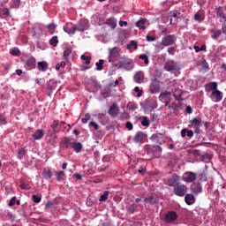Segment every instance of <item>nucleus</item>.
<instances>
[{
	"instance_id": "1",
	"label": "nucleus",
	"mask_w": 226,
	"mask_h": 226,
	"mask_svg": "<svg viewBox=\"0 0 226 226\" xmlns=\"http://www.w3.org/2000/svg\"><path fill=\"white\" fill-rule=\"evenodd\" d=\"M164 70H166V72H170V73H177V72L181 70V65H179V64L174 60H168L164 64Z\"/></svg>"
},
{
	"instance_id": "2",
	"label": "nucleus",
	"mask_w": 226,
	"mask_h": 226,
	"mask_svg": "<svg viewBox=\"0 0 226 226\" xmlns=\"http://www.w3.org/2000/svg\"><path fill=\"white\" fill-rule=\"evenodd\" d=\"M188 192V186L185 184L178 183L173 188V193L177 197H185Z\"/></svg>"
},
{
	"instance_id": "3",
	"label": "nucleus",
	"mask_w": 226,
	"mask_h": 226,
	"mask_svg": "<svg viewBox=\"0 0 226 226\" xmlns=\"http://www.w3.org/2000/svg\"><path fill=\"white\" fill-rule=\"evenodd\" d=\"M200 126H202V118L195 117L190 121L189 128H193L194 133H200Z\"/></svg>"
},
{
	"instance_id": "4",
	"label": "nucleus",
	"mask_w": 226,
	"mask_h": 226,
	"mask_svg": "<svg viewBox=\"0 0 226 226\" xmlns=\"http://www.w3.org/2000/svg\"><path fill=\"white\" fill-rule=\"evenodd\" d=\"M89 28V20L83 19L79 21V23L74 26V29L76 31H80L81 33H84V31H87V29Z\"/></svg>"
},
{
	"instance_id": "5",
	"label": "nucleus",
	"mask_w": 226,
	"mask_h": 226,
	"mask_svg": "<svg viewBox=\"0 0 226 226\" xmlns=\"http://www.w3.org/2000/svg\"><path fill=\"white\" fill-rule=\"evenodd\" d=\"M178 218L177 213L176 211H169L165 214L164 222L166 223H174Z\"/></svg>"
},
{
	"instance_id": "6",
	"label": "nucleus",
	"mask_w": 226,
	"mask_h": 226,
	"mask_svg": "<svg viewBox=\"0 0 226 226\" xmlns=\"http://www.w3.org/2000/svg\"><path fill=\"white\" fill-rule=\"evenodd\" d=\"M162 41L166 47H170L172 45H176V35L168 34L162 37Z\"/></svg>"
},
{
	"instance_id": "7",
	"label": "nucleus",
	"mask_w": 226,
	"mask_h": 226,
	"mask_svg": "<svg viewBox=\"0 0 226 226\" xmlns=\"http://www.w3.org/2000/svg\"><path fill=\"white\" fill-rule=\"evenodd\" d=\"M133 140L136 144H144V142L147 141V134L142 132H138L135 134Z\"/></svg>"
},
{
	"instance_id": "8",
	"label": "nucleus",
	"mask_w": 226,
	"mask_h": 226,
	"mask_svg": "<svg viewBox=\"0 0 226 226\" xmlns=\"http://www.w3.org/2000/svg\"><path fill=\"white\" fill-rule=\"evenodd\" d=\"M119 57V48H113L109 49V63H115Z\"/></svg>"
},
{
	"instance_id": "9",
	"label": "nucleus",
	"mask_w": 226,
	"mask_h": 226,
	"mask_svg": "<svg viewBox=\"0 0 226 226\" xmlns=\"http://www.w3.org/2000/svg\"><path fill=\"white\" fill-rule=\"evenodd\" d=\"M197 180V174L192 172V171H187L185 173L183 177V181L185 183H193V181Z\"/></svg>"
},
{
	"instance_id": "10",
	"label": "nucleus",
	"mask_w": 226,
	"mask_h": 226,
	"mask_svg": "<svg viewBox=\"0 0 226 226\" xmlns=\"http://www.w3.org/2000/svg\"><path fill=\"white\" fill-rule=\"evenodd\" d=\"M215 11L218 19H221L223 20V22H226V7L219 6L215 8Z\"/></svg>"
},
{
	"instance_id": "11",
	"label": "nucleus",
	"mask_w": 226,
	"mask_h": 226,
	"mask_svg": "<svg viewBox=\"0 0 226 226\" xmlns=\"http://www.w3.org/2000/svg\"><path fill=\"white\" fill-rule=\"evenodd\" d=\"M170 98H172V94L169 91H164L162 93H161L159 99L162 102H165L166 105L168 103H170Z\"/></svg>"
},
{
	"instance_id": "12",
	"label": "nucleus",
	"mask_w": 226,
	"mask_h": 226,
	"mask_svg": "<svg viewBox=\"0 0 226 226\" xmlns=\"http://www.w3.org/2000/svg\"><path fill=\"white\" fill-rule=\"evenodd\" d=\"M108 114H109L111 117H117V116H119V106H117L116 103H113L109 108Z\"/></svg>"
},
{
	"instance_id": "13",
	"label": "nucleus",
	"mask_w": 226,
	"mask_h": 226,
	"mask_svg": "<svg viewBox=\"0 0 226 226\" xmlns=\"http://www.w3.org/2000/svg\"><path fill=\"white\" fill-rule=\"evenodd\" d=\"M168 186H176V185H179V176L173 174L167 181Z\"/></svg>"
},
{
	"instance_id": "14",
	"label": "nucleus",
	"mask_w": 226,
	"mask_h": 226,
	"mask_svg": "<svg viewBox=\"0 0 226 226\" xmlns=\"http://www.w3.org/2000/svg\"><path fill=\"white\" fill-rule=\"evenodd\" d=\"M171 17H173L174 19H177V20L182 19L184 20V22L185 23V26H188V19H186L185 16H179L181 15V12L177 11H172L170 12Z\"/></svg>"
},
{
	"instance_id": "15",
	"label": "nucleus",
	"mask_w": 226,
	"mask_h": 226,
	"mask_svg": "<svg viewBox=\"0 0 226 226\" xmlns=\"http://www.w3.org/2000/svg\"><path fill=\"white\" fill-rule=\"evenodd\" d=\"M26 67L27 70H34L36 68V58L31 56L26 61Z\"/></svg>"
},
{
	"instance_id": "16",
	"label": "nucleus",
	"mask_w": 226,
	"mask_h": 226,
	"mask_svg": "<svg viewBox=\"0 0 226 226\" xmlns=\"http://www.w3.org/2000/svg\"><path fill=\"white\" fill-rule=\"evenodd\" d=\"M150 93L152 94H156V93H160V83L158 81L154 80L151 83Z\"/></svg>"
},
{
	"instance_id": "17",
	"label": "nucleus",
	"mask_w": 226,
	"mask_h": 226,
	"mask_svg": "<svg viewBox=\"0 0 226 226\" xmlns=\"http://www.w3.org/2000/svg\"><path fill=\"white\" fill-rule=\"evenodd\" d=\"M132 63L133 62L130 58H122V60L119 62L120 68L130 70V64H132Z\"/></svg>"
},
{
	"instance_id": "18",
	"label": "nucleus",
	"mask_w": 226,
	"mask_h": 226,
	"mask_svg": "<svg viewBox=\"0 0 226 226\" xmlns=\"http://www.w3.org/2000/svg\"><path fill=\"white\" fill-rule=\"evenodd\" d=\"M73 142H75V139L73 138H63L62 144L64 146L65 149H68V147H72L73 146Z\"/></svg>"
},
{
	"instance_id": "19",
	"label": "nucleus",
	"mask_w": 226,
	"mask_h": 226,
	"mask_svg": "<svg viewBox=\"0 0 226 226\" xmlns=\"http://www.w3.org/2000/svg\"><path fill=\"white\" fill-rule=\"evenodd\" d=\"M134 81L137 84L144 83V72L141 71L137 72L134 75Z\"/></svg>"
},
{
	"instance_id": "20",
	"label": "nucleus",
	"mask_w": 226,
	"mask_h": 226,
	"mask_svg": "<svg viewBox=\"0 0 226 226\" xmlns=\"http://www.w3.org/2000/svg\"><path fill=\"white\" fill-rule=\"evenodd\" d=\"M185 200L187 206H192V204H195V196L191 193L185 194Z\"/></svg>"
},
{
	"instance_id": "21",
	"label": "nucleus",
	"mask_w": 226,
	"mask_h": 226,
	"mask_svg": "<svg viewBox=\"0 0 226 226\" xmlns=\"http://www.w3.org/2000/svg\"><path fill=\"white\" fill-rule=\"evenodd\" d=\"M192 190L194 195H199V193H202V185H200V183L193 184Z\"/></svg>"
},
{
	"instance_id": "22",
	"label": "nucleus",
	"mask_w": 226,
	"mask_h": 226,
	"mask_svg": "<svg viewBox=\"0 0 226 226\" xmlns=\"http://www.w3.org/2000/svg\"><path fill=\"white\" fill-rule=\"evenodd\" d=\"M37 68L40 72H47L49 70V64L45 61L38 62Z\"/></svg>"
},
{
	"instance_id": "23",
	"label": "nucleus",
	"mask_w": 226,
	"mask_h": 226,
	"mask_svg": "<svg viewBox=\"0 0 226 226\" xmlns=\"http://www.w3.org/2000/svg\"><path fill=\"white\" fill-rule=\"evenodd\" d=\"M211 33V38L213 40H218V38H220V36H222V34H223V33L222 32V30H215V29H212L210 30Z\"/></svg>"
},
{
	"instance_id": "24",
	"label": "nucleus",
	"mask_w": 226,
	"mask_h": 226,
	"mask_svg": "<svg viewBox=\"0 0 226 226\" xmlns=\"http://www.w3.org/2000/svg\"><path fill=\"white\" fill-rule=\"evenodd\" d=\"M43 135H45V133L43 132V130L38 129L33 134V138L34 139V140H40V139H43Z\"/></svg>"
},
{
	"instance_id": "25",
	"label": "nucleus",
	"mask_w": 226,
	"mask_h": 226,
	"mask_svg": "<svg viewBox=\"0 0 226 226\" xmlns=\"http://www.w3.org/2000/svg\"><path fill=\"white\" fill-rule=\"evenodd\" d=\"M76 153H80L82 151V143L74 141L71 147Z\"/></svg>"
},
{
	"instance_id": "26",
	"label": "nucleus",
	"mask_w": 226,
	"mask_h": 226,
	"mask_svg": "<svg viewBox=\"0 0 226 226\" xmlns=\"http://www.w3.org/2000/svg\"><path fill=\"white\" fill-rule=\"evenodd\" d=\"M204 19H205L204 11H199L194 15V20H196L197 22H202Z\"/></svg>"
},
{
	"instance_id": "27",
	"label": "nucleus",
	"mask_w": 226,
	"mask_h": 226,
	"mask_svg": "<svg viewBox=\"0 0 226 226\" xmlns=\"http://www.w3.org/2000/svg\"><path fill=\"white\" fill-rule=\"evenodd\" d=\"M146 22H147V19H139L136 22V26L139 27V29L146 31Z\"/></svg>"
},
{
	"instance_id": "28",
	"label": "nucleus",
	"mask_w": 226,
	"mask_h": 226,
	"mask_svg": "<svg viewBox=\"0 0 226 226\" xmlns=\"http://www.w3.org/2000/svg\"><path fill=\"white\" fill-rule=\"evenodd\" d=\"M183 94V91L179 88H176L173 91V96L177 100V102H182L183 98H181V95Z\"/></svg>"
},
{
	"instance_id": "29",
	"label": "nucleus",
	"mask_w": 226,
	"mask_h": 226,
	"mask_svg": "<svg viewBox=\"0 0 226 226\" xmlns=\"http://www.w3.org/2000/svg\"><path fill=\"white\" fill-rule=\"evenodd\" d=\"M212 96L215 97V102H222L223 95H222V92L220 90H215L212 92Z\"/></svg>"
},
{
	"instance_id": "30",
	"label": "nucleus",
	"mask_w": 226,
	"mask_h": 226,
	"mask_svg": "<svg viewBox=\"0 0 226 226\" xmlns=\"http://www.w3.org/2000/svg\"><path fill=\"white\" fill-rule=\"evenodd\" d=\"M154 47L156 52H162V50H163V49H165L166 46L162 41L161 42L154 44Z\"/></svg>"
},
{
	"instance_id": "31",
	"label": "nucleus",
	"mask_w": 226,
	"mask_h": 226,
	"mask_svg": "<svg viewBox=\"0 0 226 226\" xmlns=\"http://www.w3.org/2000/svg\"><path fill=\"white\" fill-rule=\"evenodd\" d=\"M106 24L108 26H110L111 29H116L117 23H116V19H114V18H110L109 19H107Z\"/></svg>"
},
{
	"instance_id": "32",
	"label": "nucleus",
	"mask_w": 226,
	"mask_h": 226,
	"mask_svg": "<svg viewBox=\"0 0 226 226\" xmlns=\"http://www.w3.org/2000/svg\"><path fill=\"white\" fill-rule=\"evenodd\" d=\"M26 154H27V151L26 149H24V148L18 149L19 160H22V158H24V156H26Z\"/></svg>"
},
{
	"instance_id": "33",
	"label": "nucleus",
	"mask_w": 226,
	"mask_h": 226,
	"mask_svg": "<svg viewBox=\"0 0 226 226\" xmlns=\"http://www.w3.org/2000/svg\"><path fill=\"white\" fill-rule=\"evenodd\" d=\"M139 119H141L142 126H146L147 128L149 127L150 122H149V118H147V117H139Z\"/></svg>"
},
{
	"instance_id": "34",
	"label": "nucleus",
	"mask_w": 226,
	"mask_h": 226,
	"mask_svg": "<svg viewBox=\"0 0 226 226\" xmlns=\"http://www.w3.org/2000/svg\"><path fill=\"white\" fill-rule=\"evenodd\" d=\"M3 15H4L5 17H10V10L8 8H1L0 17H3Z\"/></svg>"
},
{
	"instance_id": "35",
	"label": "nucleus",
	"mask_w": 226,
	"mask_h": 226,
	"mask_svg": "<svg viewBox=\"0 0 226 226\" xmlns=\"http://www.w3.org/2000/svg\"><path fill=\"white\" fill-rule=\"evenodd\" d=\"M109 199V191H105L102 195H101L99 200L100 202H105Z\"/></svg>"
},
{
	"instance_id": "36",
	"label": "nucleus",
	"mask_w": 226,
	"mask_h": 226,
	"mask_svg": "<svg viewBox=\"0 0 226 226\" xmlns=\"http://www.w3.org/2000/svg\"><path fill=\"white\" fill-rule=\"evenodd\" d=\"M105 63V61L100 59L99 62H97L95 64V66H96V70H98L99 72L103 70V64Z\"/></svg>"
},
{
	"instance_id": "37",
	"label": "nucleus",
	"mask_w": 226,
	"mask_h": 226,
	"mask_svg": "<svg viewBox=\"0 0 226 226\" xmlns=\"http://www.w3.org/2000/svg\"><path fill=\"white\" fill-rule=\"evenodd\" d=\"M210 91H218V84L216 82H211L208 84Z\"/></svg>"
},
{
	"instance_id": "38",
	"label": "nucleus",
	"mask_w": 226,
	"mask_h": 226,
	"mask_svg": "<svg viewBox=\"0 0 226 226\" xmlns=\"http://www.w3.org/2000/svg\"><path fill=\"white\" fill-rule=\"evenodd\" d=\"M64 31L65 33H67L68 34H75V26H73L72 28H69L68 26H64Z\"/></svg>"
},
{
	"instance_id": "39",
	"label": "nucleus",
	"mask_w": 226,
	"mask_h": 226,
	"mask_svg": "<svg viewBox=\"0 0 226 226\" xmlns=\"http://www.w3.org/2000/svg\"><path fill=\"white\" fill-rule=\"evenodd\" d=\"M50 45H53V47H57V43H59V41L57 40V36H54L49 41Z\"/></svg>"
},
{
	"instance_id": "40",
	"label": "nucleus",
	"mask_w": 226,
	"mask_h": 226,
	"mask_svg": "<svg viewBox=\"0 0 226 226\" xmlns=\"http://www.w3.org/2000/svg\"><path fill=\"white\" fill-rule=\"evenodd\" d=\"M139 59L144 61L145 64H149V57H147V55H139Z\"/></svg>"
},
{
	"instance_id": "41",
	"label": "nucleus",
	"mask_w": 226,
	"mask_h": 226,
	"mask_svg": "<svg viewBox=\"0 0 226 226\" xmlns=\"http://www.w3.org/2000/svg\"><path fill=\"white\" fill-rule=\"evenodd\" d=\"M82 61H85V64H91V56H86V55L81 56Z\"/></svg>"
},
{
	"instance_id": "42",
	"label": "nucleus",
	"mask_w": 226,
	"mask_h": 226,
	"mask_svg": "<svg viewBox=\"0 0 226 226\" xmlns=\"http://www.w3.org/2000/svg\"><path fill=\"white\" fill-rule=\"evenodd\" d=\"M48 30L49 31L50 34H54L55 31H56V25L55 24H49L47 26Z\"/></svg>"
},
{
	"instance_id": "43",
	"label": "nucleus",
	"mask_w": 226,
	"mask_h": 226,
	"mask_svg": "<svg viewBox=\"0 0 226 226\" xmlns=\"http://www.w3.org/2000/svg\"><path fill=\"white\" fill-rule=\"evenodd\" d=\"M10 53L12 56H20V50L18 48H14V49H11Z\"/></svg>"
},
{
	"instance_id": "44",
	"label": "nucleus",
	"mask_w": 226,
	"mask_h": 226,
	"mask_svg": "<svg viewBox=\"0 0 226 226\" xmlns=\"http://www.w3.org/2000/svg\"><path fill=\"white\" fill-rule=\"evenodd\" d=\"M42 174L45 177H49V179L52 177V171H50V170H44Z\"/></svg>"
},
{
	"instance_id": "45",
	"label": "nucleus",
	"mask_w": 226,
	"mask_h": 226,
	"mask_svg": "<svg viewBox=\"0 0 226 226\" xmlns=\"http://www.w3.org/2000/svg\"><path fill=\"white\" fill-rule=\"evenodd\" d=\"M56 179L57 181H61L63 179V177H64V171H58L56 174Z\"/></svg>"
},
{
	"instance_id": "46",
	"label": "nucleus",
	"mask_w": 226,
	"mask_h": 226,
	"mask_svg": "<svg viewBox=\"0 0 226 226\" xmlns=\"http://www.w3.org/2000/svg\"><path fill=\"white\" fill-rule=\"evenodd\" d=\"M32 199L35 202V204H40V202H41V198L38 195H33Z\"/></svg>"
},
{
	"instance_id": "47",
	"label": "nucleus",
	"mask_w": 226,
	"mask_h": 226,
	"mask_svg": "<svg viewBox=\"0 0 226 226\" xmlns=\"http://www.w3.org/2000/svg\"><path fill=\"white\" fill-rule=\"evenodd\" d=\"M89 119H91V115H89V113L85 115V117H83L81 119V122L86 124V123H87V121H89Z\"/></svg>"
},
{
	"instance_id": "48",
	"label": "nucleus",
	"mask_w": 226,
	"mask_h": 226,
	"mask_svg": "<svg viewBox=\"0 0 226 226\" xmlns=\"http://www.w3.org/2000/svg\"><path fill=\"white\" fill-rule=\"evenodd\" d=\"M134 91H135V93H138L137 94L138 98H140V96H142V94L144 93V91L140 90V88H139V87H136L134 88Z\"/></svg>"
},
{
	"instance_id": "49",
	"label": "nucleus",
	"mask_w": 226,
	"mask_h": 226,
	"mask_svg": "<svg viewBox=\"0 0 226 226\" xmlns=\"http://www.w3.org/2000/svg\"><path fill=\"white\" fill-rule=\"evenodd\" d=\"M168 54H170V56H174V54H176V47L168 48Z\"/></svg>"
},
{
	"instance_id": "50",
	"label": "nucleus",
	"mask_w": 226,
	"mask_h": 226,
	"mask_svg": "<svg viewBox=\"0 0 226 226\" xmlns=\"http://www.w3.org/2000/svg\"><path fill=\"white\" fill-rule=\"evenodd\" d=\"M70 54H72V49L67 48V49H64V57H68V56H70Z\"/></svg>"
},
{
	"instance_id": "51",
	"label": "nucleus",
	"mask_w": 226,
	"mask_h": 226,
	"mask_svg": "<svg viewBox=\"0 0 226 226\" xmlns=\"http://www.w3.org/2000/svg\"><path fill=\"white\" fill-rule=\"evenodd\" d=\"M64 66H66V63L64 61H62L60 64H57L56 65V70H59V68H64Z\"/></svg>"
},
{
	"instance_id": "52",
	"label": "nucleus",
	"mask_w": 226,
	"mask_h": 226,
	"mask_svg": "<svg viewBox=\"0 0 226 226\" xmlns=\"http://www.w3.org/2000/svg\"><path fill=\"white\" fill-rule=\"evenodd\" d=\"M128 47H133L134 50H137V49L139 48V45L137 44V42L135 41H132L130 45H128Z\"/></svg>"
},
{
	"instance_id": "53",
	"label": "nucleus",
	"mask_w": 226,
	"mask_h": 226,
	"mask_svg": "<svg viewBox=\"0 0 226 226\" xmlns=\"http://www.w3.org/2000/svg\"><path fill=\"white\" fill-rule=\"evenodd\" d=\"M46 209H51V207H54V202L48 201L45 205Z\"/></svg>"
},
{
	"instance_id": "54",
	"label": "nucleus",
	"mask_w": 226,
	"mask_h": 226,
	"mask_svg": "<svg viewBox=\"0 0 226 226\" xmlns=\"http://www.w3.org/2000/svg\"><path fill=\"white\" fill-rule=\"evenodd\" d=\"M89 126H92L94 128V130H98L100 128V125H98V124H96L94 122H90Z\"/></svg>"
},
{
	"instance_id": "55",
	"label": "nucleus",
	"mask_w": 226,
	"mask_h": 226,
	"mask_svg": "<svg viewBox=\"0 0 226 226\" xmlns=\"http://www.w3.org/2000/svg\"><path fill=\"white\" fill-rule=\"evenodd\" d=\"M20 188H22V190H29V185H27L24 182H21Z\"/></svg>"
},
{
	"instance_id": "56",
	"label": "nucleus",
	"mask_w": 226,
	"mask_h": 226,
	"mask_svg": "<svg viewBox=\"0 0 226 226\" xmlns=\"http://www.w3.org/2000/svg\"><path fill=\"white\" fill-rule=\"evenodd\" d=\"M147 41H156V37L147 34Z\"/></svg>"
},
{
	"instance_id": "57",
	"label": "nucleus",
	"mask_w": 226,
	"mask_h": 226,
	"mask_svg": "<svg viewBox=\"0 0 226 226\" xmlns=\"http://www.w3.org/2000/svg\"><path fill=\"white\" fill-rule=\"evenodd\" d=\"M125 127L127 128V130H133V124H132V122H126Z\"/></svg>"
},
{
	"instance_id": "58",
	"label": "nucleus",
	"mask_w": 226,
	"mask_h": 226,
	"mask_svg": "<svg viewBox=\"0 0 226 226\" xmlns=\"http://www.w3.org/2000/svg\"><path fill=\"white\" fill-rule=\"evenodd\" d=\"M1 124H6V118L0 114V126Z\"/></svg>"
},
{
	"instance_id": "59",
	"label": "nucleus",
	"mask_w": 226,
	"mask_h": 226,
	"mask_svg": "<svg viewBox=\"0 0 226 226\" xmlns=\"http://www.w3.org/2000/svg\"><path fill=\"white\" fill-rule=\"evenodd\" d=\"M16 200H17V198H15V197H13V198L11 199V200H10V202H9L10 207H13V205H14L15 202H16Z\"/></svg>"
},
{
	"instance_id": "60",
	"label": "nucleus",
	"mask_w": 226,
	"mask_h": 226,
	"mask_svg": "<svg viewBox=\"0 0 226 226\" xmlns=\"http://www.w3.org/2000/svg\"><path fill=\"white\" fill-rule=\"evenodd\" d=\"M153 196H149L147 198L145 199V202H148V204H153Z\"/></svg>"
},
{
	"instance_id": "61",
	"label": "nucleus",
	"mask_w": 226,
	"mask_h": 226,
	"mask_svg": "<svg viewBox=\"0 0 226 226\" xmlns=\"http://www.w3.org/2000/svg\"><path fill=\"white\" fill-rule=\"evenodd\" d=\"M222 34H225L226 36V23H223L221 29Z\"/></svg>"
},
{
	"instance_id": "62",
	"label": "nucleus",
	"mask_w": 226,
	"mask_h": 226,
	"mask_svg": "<svg viewBox=\"0 0 226 226\" xmlns=\"http://www.w3.org/2000/svg\"><path fill=\"white\" fill-rule=\"evenodd\" d=\"M12 3L15 6V8H19V4H20V0H12Z\"/></svg>"
},
{
	"instance_id": "63",
	"label": "nucleus",
	"mask_w": 226,
	"mask_h": 226,
	"mask_svg": "<svg viewBox=\"0 0 226 226\" xmlns=\"http://www.w3.org/2000/svg\"><path fill=\"white\" fill-rule=\"evenodd\" d=\"M186 133H188V130L187 129H183L182 131H181V136L182 137H186Z\"/></svg>"
},
{
	"instance_id": "64",
	"label": "nucleus",
	"mask_w": 226,
	"mask_h": 226,
	"mask_svg": "<svg viewBox=\"0 0 226 226\" xmlns=\"http://www.w3.org/2000/svg\"><path fill=\"white\" fill-rule=\"evenodd\" d=\"M185 112H186L187 114H192V107L187 106V107L185 108Z\"/></svg>"
}]
</instances>
